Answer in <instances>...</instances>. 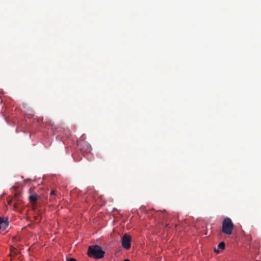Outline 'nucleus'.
I'll return each instance as SVG.
<instances>
[{
    "mask_svg": "<svg viewBox=\"0 0 261 261\" xmlns=\"http://www.w3.org/2000/svg\"><path fill=\"white\" fill-rule=\"evenodd\" d=\"M8 226V218L5 217H0V229L5 230Z\"/></svg>",
    "mask_w": 261,
    "mask_h": 261,
    "instance_id": "4",
    "label": "nucleus"
},
{
    "mask_svg": "<svg viewBox=\"0 0 261 261\" xmlns=\"http://www.w3.org/2000/svg\"><path fill=\"white\" fill-rule=\"evenodd\" d=\"M225 245L224 242H220L218 245V248L221 250H224L225 249Z\"/></svg>",
    "mask_w": 261,
    "mask_h": 261,
    "instance_id": "7",
    "label": "nucleus"
},
{
    "mask_svg": "<svg viewBox=\"0 0 261 261\" xmlns=\"http://www.w3.org/2000/svg\"><path fill=\"white\" fill-rule=\"evenodd\" d=\"M55 194V191H54V190L51 191V192H50V195H54Z\"/></svg>",
    "mask_w": 261,
    "mask_h": 261,
    "instance_id": "9",
    "label": "nucleus"
},
{
    "mask_svg": "<svg viewBox=\"0 0 261 261\" xmlns=\"http://www.w3.org/2000/svg\"><path fill=\"white\" fill-rule=\"evenodd\" d=\"M66 261H77V260L74 258H70L69 259H67Z\"/></svg>",
    "mask_w": 261,
    "mask_h": 261,
    "instance_id": "8",
    "label": "nucleus"
},
{
    "mask_svg": "<svg viewBox=\"0 0 261 261\" xmlns=\"http://www.w3.org/2000/svg\"><path fill=\"white\" fill-rule=\"evenodd\" d=\"M214 251L215 252H216V253H219V251L218 249H216V248H215Z\"/></svg>",
    "mask_w": 261,
    "mask_h": 261,
    "instance_id": "10",
    "label": "nucleus"
},
{
    "mask_svg": "<svg viewBox=\"0 0 261 261\" xmlns=\"http://www.w3.org/2000/svg\"><path fill=\"white\" fill-rule=\"evenodd\" d=\"M39 197V196L36 193H33L30 195L29 199L30 201L32 203L34 204L35 203L37 200H38V198Z\"/></svg>",
    "mask_w": 261,
    "mask_h": 261,
    "instance_id": "6",
    "label": "nucleus"
},
{
    "mask_svg": "<svg viewBox=\"0 0 261 261\" xmlns=\"http://www.w3.org/2000/svg\"><path fill=\"white\" fill-rule=\"evenodd\" d=\"M234 225L231 220L228 217L225 218L222 223V232L227 235L232 234Z\"/></svg>",
    "mask_w": 261,
    "mask_h": 261,
    "instance_id": "2",
    "label": "nucleus"
},
{
    "mask_svg": "<svg viewBox=\"0 0 261 261\" xmlns=\"http://www.w3.org/2000/svg\"><path fill=\"white\" fill-rule=\"evenodd\" d=\"M131 237L126 233H125L122 238V246L126 249H128L130 248Z\"/></svg>",
    "mask_w": 261,
    "mask_h": 261,
    "instance_id": "3",
    "label": "nucleus"
},
{
    "mask_svg": "<svg viewBox=\"0 0 261 261\" xmlns=\"http://www.w3.org/2000/svg\"><path fill=\"white\" fill-rule=\"evenodd\" d=\"M105 251L98 245H92L90 246L88 248V255L90 257L100 259L103 257Z\"/></svg>",
    "mask_w": 261,
    "mask_h": 261,
    "instance_id": "1",
    "label": "nucleus"
},
{
    "mask_svg": "<svg viewBox=\"0 0 261 261\" xmlns=\"http://www.w3.org/2000/svg\"><path fill=\"white\" fill-rule=\"evenodd\" d=\"M124 261H130L129 259H125Z\"/></svg>",
    "mask_w": 261,
    "mask_h": 261,
    "instance_id": "11",
    "label": "nucleus"
},
{
    "mask_svg": "<svg viewBox=\"0 0 261 261\" xmlns=\"http://www.w3.org/2000/svg\"><path fill=\"white\" fill-rule=\"evenodd\" d=\"M77 144L79 146H83L81 149L83 150L85 148V151L89 152L91 150V147L90 145L87 142H84L82 144L79 141H77Z\"/></svg>",
    "mask_w": 261,
    "mask_h": 261,
    "instance_id": "5",
    "label": "nucleus"
}]
</instances>
